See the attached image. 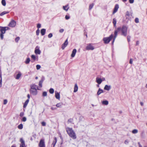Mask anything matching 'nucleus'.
<instances>
[{
  "label": "nucleus",
  "mask_w": 147,
  "mask_h": 147,
  "mask_svg": "<svg viewBox=\"0 0 147 147\" xmlns=\"http://www.w3.org/2000/svg\"><path fill=\"white\" fill-rule=\"evenodd\" d=\"M30 61V58H28L26 59V61L25 62V63L26 64H28L29 63Z\"/></svg>",
  "instance_id": "30"
},
{
  "label": "nucleus",
  "mask_w": 147,
  "mask_h": 147,
  "mask_svg": "<svg viewBox=\"0 0 147 147\" xmlns=\"http://www.w3.org/2000/svg\"><path fill=\"white\" fill-rule=\"evenodd\" d=\"M1 3L3 6H5L6 4L5 0H2L1 1Z\"/></svg>",
  "instance_id": "31"
},
{
  "label": "nucleus",
  "mask_w": 147,
  "mask_h": 147,
  "mask_svg": "<svg viewBox=\"0 0 147 147\" xmlns=\"http://www.w3.org/2000/svg\"><path fill=\"white\" fill-rule=\"evenodd\" d=\"M134 0H129V1L130 3H132L134 2Z\"/></svg>",
  "instance_id": "55"
},
{
  "label": "nucleus",
  "mask_w": 147,
  "mask_h": 147,
  "mask_svg": "<svg viewBox=\"0 0 147 147\" xmlns=\"http://www.w3.org/2000/svg\"><path fill=\"white\" fill-rule=\"evenodd\" d=\"M57 142V138L56 137L54 138V140H53L52 145H53V147H55V146L56 144V143Z\"/></svg>",
  "instance_id": "22"
},
{
  "label": "nucleus",
  "mask_w": 147,
  "mask_h": 147,
  "mask_svg": "<svg viewBox=\"0 0 147 147\" xmlns=\"http://www.w3.org/2000/svg\"><path fill=\"white\" fill-rule=\"evenodd\" d=\"M0 31L1 33L4 34L5 33L6 30L4 27H1Z\"/></svg>",
  "instance_id": "17"
},
{
  "label": "nucleus",
  "mask_w": 147,
  "mask_h": 147,
  "mask_svg": "<svg viewBox=\"0 0 147 147\" xmlns=\"http://www.w3.org/2000/svg\"><path fill=\"white\" fill-rule=\"evenodd\" d=\"M101 80H102V81H105V78H102L101 79Z\"/></svg>",
  "instance_id": "58"
},
{
  "label": "nucleus",
  "mask_w": 147,
  "mask_h": 147,
  "mask_svg": "<svg viewBox=\"0 0 147 147\" xmlns=\"http://www.w3.org/2000/svg\"><path fill=\"white\" fill-rule=\"evenodd\" d=\"M29 99H28L26 100L23 106L24 108H26V107L29 102Z\"/></svg>",
  "instance_id": "24"
},
{
  "label": "nucleus",
  "mask_w": 147,
  "mask_h": 147,
  "mask_svg": "<svg viewBox=\"0 0 147 147\" xmlns=\"http://www.w3.org/2000/svg\"><path fill=\"white\" fill-rule=\"evenodd\" d=\"M94 4L93 3L90 5L89 6V10H91Z\"/></svg>",
  "instance_id": "36"
},
{
  "label": "nucleus",
  "mask_w": 147,
  "mask_h": 147,
  "mask_svg": "<svg viewBox=\"0 0 147 147\" xmlns=\"http://www.w3.org/2000/svg\"><path fill=\"white\" fill-rule=\"evenodd\" d=\"M68 43L67 39H66L65 42L62 44L61 48L63 50L67 46Z\"/></svg>",
  "instance_id": "11"
},
{
  "label": "nucleus",
  "mask_w": 147,
  "mask_h": 147,
  "mask_svg": "<svg viewBox=\"0 0 147 147\" xmlns=\"http://www.w3.org/2000/svg\"><path fill=\"white\" fill-rule=\"evenodd\" d=\"M49 92L51 94H53L54 92V90L53 88H51L50 89Z\"/></svg>",
  "instance_id": "33"
},
{
  "label": "nucleus",
  "mask_w": 147,
  "mask_h": 147,
  "mask_svg": "<svg viewBox=\"0 0 147 147\" xmlns=\"http://www.w3.org/2000/svg\"><path fill=\"white\" fill-rule=\"evenodd\" d=\"M53 36V35L52 33H50L48 35V37L49 38H51Z\"/></svg>",
  "instance_id": "49"
},
{
  "label": "nucleus",
  "mask_w": 147,
  "mask_h": 147,
  "mask_svg": "<svg viewBox=\"0 0 147 147\" xmlns=\"http://www.w3.org/2000/svg\"><path fill=\"white\" fill-rule=\"evenodd\" d=\"M135 21L136 23H138L139 22V19L138 18H136L135 20Z\"/></svg>",
  "instance_id": "39"
},
{
  "label": "nucleus",
  "mask_w": 147,
  "mask_h": 147,
  "mask_svg": "<svg viewBox=\"0 0 147 147\" xmlns=\"http://www.w3.org/2000/svg\"><path fill=\"white\" fill-rule=\"evenodd\" d=\"M55 92L56 98L58 100H59L60 98V93L56 91H55Z\"/></svg>",
  "instance_id": "16"
},
{
  "label": "nucleus",
  "mask_w": 147,
  "mask_h": 147,
  "mask_svg": "<svg viewBox=\"0 0 147 147\" xmlns=\"http://www.w3.org/2000/svg\"><path fill=\"white\" fill-rule=\"evenodd\" d=\"M24 115V113L23 112H21L20 114V116L21 117H22V116H23Z\"/></svg>",
  "instance_id": "54"
},
{
  "label": "nucleus",
  "mask_w": 147,
  "mask_h": 147,
  "mask_svg": "<svg viewBox=\"0 0 147 147\" xmlns=\"http://www.w3.org/2000/svg\"><path fill=\"white\" fill-rule=\"evenodd\" d=\"M65 129L67 134L70 137L73 139H76V134L72 128L67 127H66Z\"/></svg>",
  "instance_id": "2"
},
{
  "label": "nucleus",
  "mask_w": 147,
  "mask_h": 147,
  "mask_svg": "<svg viewBox=\"0 0 147 147\" xmlns=\"http://www.w3.org/2000/svg\"><path fill=\"white\" fill-rule=\"evenodd\" d=\"M69 8V7L68 5L65 6H63V9L66 11H67Z\"/></svg>",
  "instance_id": "21"
},
{
  "label": "nucleus",
  "mask_w": 147,
  "mask_h": 147,
  "mask_svg": "<svg viewBox=\"0 0 147 147\" xmlns=\"http://www.w3.org/2000/svg\"><path fill=\"white\" fill-rule=\"evenodd\" d=\"M4 27L6 30H8L9 29V28L8 27Z\"/></svg>",
  "instance_id": "59"
},
{
  "label": "nucleus",
  "mask_w": 147,
  "mask_h": 147,
  "mask_svg": "<svg viewBox=\"0 0 147 147\" xmlns=\"http://www.w3.org/2000/svg\"><path fill=\"white\" fill-rule=\"evenodd\" d=\"M62 105H63V103L61 102H60V103L57 104L56 105V106L57 107L61 108L62 107Z\"/></svg>",
  "instance_id": "25"
},
{
  "label": "nucleus",
  "mask_w": 147,
  "mask_h": 147,
  "mask_svg": "<svg viewBox=\"0 0 147 147\" xmlns=\"http://www.w3.org/2000/svg\"><path fill=\"white\" fill-rule=\"evenodd\" d=\"M129 63L131 64H132L133 63V60L132 59H130L129 61Z\"/></svg>",
  "instance_id": "56"
},
{
  "label": "nucleus",
  "mask_w": 147,
  "mask_h": 147,
  "mask_svg": "<svg viewBox=\"0 0 147 147\" xmlns=\"http://www.w3.org/2000/svg\"><path fill=\"white\" fill-rule=\"evenodd\" d=\"M26 117H23L22 119V121H23L25 122L26 121Z\"/></svg>",
  "instance_id": "44"
},
{
  "label": "nucleus",
  "mask_w": 147,
  "mask_h": 147,
  "mask_svg": "<svg viewBox=\"0 0 147 147\" xmlns=\"http://www.w3.org/2000/svg\"><path fill=\"white\" fill-rule=\"evenodd\" d=\"M9 11H4L2 13H1L0 14V16H2L5 14H7L9 13Z\"/></svg>",
  "instance_id": "29"
},
{
  "label": "nucleus",
  "mask_w": 147,
  "mask_h": 147,
  "mask_svg": "<svg viewBox=\"0 0 147 147\" xmlns=\"http://www.w3.org/2000/svg\"><path fill=\"white\" fill-rule=\"evenodd\" d=\"M73 121V119H69L68 120V123H72Z\"/></svg>",
  "instance_id": "37"
},
{
  "label": "nucleus",
  "mask_w": 147,
  "mask_h": 147,
  "mask_svg": "<svg viewBox=\"0 0 147 147\" xmlns=\"http://www.w3.org/2000/svg\"><path fill=\"white\" fill-rule=\"evenodd\" d=\"M113 37V36L112 34L109 37L104 38L103 39V40L105 43L108 44Z\"/></svg>",
  "instance_id": "3"
},
{
  "label": "nucleus",
  "mask_w": 147,
  "mask_h": 147,
  "mask_svg": "<svg viewBox=\"0 0 147 147\" xmlns=\"http://www.w3.org/2000/svg\"><path fill=\"white\" fill-rule=\"evenodd\" d=\"M129 142V141L128 140H126L124 142V143L126 144H127Z\"/></svg>",
  "instance_id": "48"
},
{
  "label": "nucleus",
  "mask_w": 147,
  "mask_h": 147,
  "mask_svg": "<svg viewBox=\"0 0 147 147\" xmlns=\"http://www.w3.org/2000/svg\"><path fill=\"white\" fill-rule=\"evenodd\" d=\"M70 18V17L67 15H66L65 16V18L66 20H68Z\"/></svg>",
  "instance_id": "53"
},
{
  "label": "nucleus",
  "mask_w": 147,
  "mask_h": 147,
  "mask_svg": "<svg viewBox=\"0 0 147 147\" xmlns=\"http://www.w3.org/2000/svg\"><path fill=\"white\" fill-rule=\"evenodd\" d=\"M39 147H45V140L44 139L40 140L39 144Z\"/></svg>",
  "instance_id": "5"
},
{
  "label": "nucleus",
  "mask_w": 147,
  "mask_h": 147,
  "mask_svg": "<svg viewBox=\"0 0 147 147\" xmlns=\"http://www.w3.org/2000/svg\"><path fill=\"white\" fill-rule=\"evenodd\" d=\"M41 67V66L40 65H36V69H37V70H38L39 69H40Z\"/></svg>",
  "instance_id": "43"
},
{
  "label": "nucleus",
  "mask_w": 147,
  "mask_h": 147,
  "mask_svg": "<svg viewBox=\"0 0 147 147\" xmlns=\"http://www.w3.org/2000/svg\"><path fill=\"white\" fill-rule=\"evenodd\" d=\"M140 104L142 106H143L144 105V103H143V102H140Z\"/></svg>",
  "instance_id": "61"
},
{
  "label": "nucleus",
  "mask_w": 147,
  "mask_h": 147,
  "mask_svg": "<svg viewBox=\"0 0 147 147\" xmlns=\"http://www.w3.org/2000/svg\"><path fill=\"white\" fill-rule=\"evenodd\" d=\"M119 8V5L118 4H116L115 6L114 10L113 13V14H114L118 10V9Z\"/></svg>",
  "instance_id": "12"
},
{
  "label": "nucleus",
  "mask_w": 147,
  "mask_h": 147,
  "mask_svg": "<svg viewBox=\"0 0 147 147\" xmlns=\"http://www.w3.org/2000/svg\"><path fill=\"white\" fill-rule=\"evenodd\" d=\"M2 77L1 74L0 75V87H1V86H2Z\"/></svg>",
  "instance_id": "34"
},
{
  "label": "nucleus",
  "mask_w": 147,
  "mask_h": 147,
  "mask_svg": "<svg viewBox=\"0 0 147 147\" xmlns=\"http://www.w3.org/2000/svg\"><path fill=\"white\" fill-rule=\"evenodd\" d=\"M127 28L125 26H123L122 28H118L115 31L114 36L113 37V40L112 42L113 44L115 40L117 37V33L121 30V34L124 36H126L127 35Z\"/></svg>",
  "instance_id": "1"
},
{
  "label": "nucleus",
  "mask_w": 147,
  "mask_h": 147,
  "mask_svg": "<svg viewBox=\"0 0 147 147\" xmlns=\"http://www.w3.org/2000/svg\"><path fill=\"white\" fill-rule=\"evenodd\" d=\"M113 24L114 26L115 27L116 26L117 21H116V20L115 18H114L113 19Z\"/></svg>",
  "instance_id": "28"
},
{
  "label": "nucleus",
  "mask_w": 147,
  "mask_h": 147,
  "mask_svg": "<svg viewBox=\"0 0 147 147\" xmlns=\"http://www.w3.org/2000/svg\"><path fill=\"white\" fill-rule=\"evenodd\" d=\"M104 91L103 90L101 89L100 88H99L97 92V94L98 95H99L101 93H103Z\"/></svg>",
  "instance_id": "19"
},
{
  "label": "nucleus",
  "mask_w": 147,
  "mask_h": 147,
  "mask_svg": "<svg viewBox=\"0 0 147 147\" xmlns=\"http://www.w3.org/2000/svg\"><path fill=\"white\" fill-rule=\"evenodd\" d=\"M131 36H128L127 37V41L128 42H129L130 40Z\"/></svg>",
  "instance_id": "41"
},
{
  "label": "nucleus",
  "mask_w": 147,
  "mask_h": 147,
  "mask_svg": "<svg viewBox=\"0 0 147 147\" xmlns=\"http://www.w3.org/2000/svg\"><path fill=\"white\" fill-rule=\"evenodd\" d=\"M41 25L40 24H38L37 25V28L38 29L41 27Z\"/></svg>",
  "instance_id": "51"
},
{
  "label": "nucleus",
  "mask_w": 147,
  "mask_h": 147,
  "mask_svg": "<svg viewBox=\"0 0 147 147\" xmlns=\"http://www.w3.org/2000/svg\"><path fill=\"white\" fill-rule=\"evenodd\" d=\"M31 58L33 59L34 61L36 60V57L34 55H32L31 56Z\"/></svg>",
  "instance_id": "38"
},
{
  "label": "nucleus",
  "mask_w": 147,
  "mask_h": 147,
  "mask_svg": "<svg viewBox=\"0 0 147 147\" xmlns=\"http://www.w3.org/2000/svg\"><path fill=\"white\" fill-rule=\"evenodd\" d=\"M41 124L43 126H45L46 125V123L44 121L42 122Z\"/></svg>",
  "instance_id": "50"
},
{
  "label": "nucleus",
  "mask_w": 147,
  "mask_h": 147,
  "mask_svg": "<svg viewBox=\"0 0 147 147\" xmlns=\"http://www.w3.org/2000/svg\"><path fill=\"white\" fill-rule=\"evenodd\" d=\"M96 82L98 84H100L102 82L101 78H96Z\"/></svg>",
  "instance_id": "18"
},
{
  "label": "nucleus",
  "mask_w": 147,
  "mask_h": 147,
  "mask_svg": "<svg viewBox=\"0 0 147 147\" xmlns=\"http://www.w3.org/2000/svg\"><path fill=\"white\" fill-rule=\"evenodd\" d=\"M47 96V92H44L42 93V96Z\"/></svg>",
  "instance_id": "40"
},
{
  "label": "nucleus",
  "mask_w": 147,
  "mask_h": 147,
  "mask_svg": "<svg viewBox=\"0 0 147 147\" xmlns=\"http://www.w3.org/2000/svg\"><path fill=\"white\" fill-rule=\"evenodd\" d=\"M78 90V86H77V84H76L75 85L74 87V92H76Z\"/></svg>",
  "instance_id": "26"
},
{
  "label": "nucleus",
  "mask_w": 147,
  "mask_h": 147,
  "mask_svg": "<svg viewBox=\"0 0 147 147\" xmlns=\"http://www.w3.org/2000/svg\"><path fill=\"white\" fill-rule=\"evenodd\" d=\"M37 90L33 89H30V92L32 94L34 95H36L37 94Z\"/></svg>",
  "instance_id": "10"
},
{
  "label": "nucleus",
  "mask_w": 147,
  "mask_h": 147,
  "mask_svg": "<svg viewBox=\"0 0 147 147\" xmlns=\"http://www.w3.org/2000/svg\"><path fill=\"white\" fill-rule=\"evenodd\" d=\"M34 53L36 54L40 55L41 53V51L39 50V47L38 46H36L35 49Z\"/></svg>",
  "instance_id": "8"
},
{
  "label": "nucleus",
  "mask_w": 147,
  "mask_h": 147,
  "mask_svg": "<svg viewBox=\"0 0 147 147\" xmlns=\"http://www.w3.org/2000/svg\"><path fill=\"white\" fill-rule=\"evenodd\" d=\"M46 32V29H42L41 30L40 33L42 36L44 35Z\"/></svg>",
  "instance_id": "23"
},
{
  "label": "nucleus",
  "mask_w": 147,
  "mask_h": 147,
  "mask_svg": "<svg viewBox=\"0 0 147 147\" xmlns=\"http://www.w3.org/2000/svg\"><path fill=\"white\" fill-rule=\"evenodd\" d=\"M18 128L20 129H22L23 128V125L22 124H20L18 126Z\"/></svg>",
  "instance_id": "32"
},
{
  "label": "nucleus",
  "mask_w": 147,
  "mask_h": 147,
  "mask_svg": "<svg viewBox=\"0 0 147 147\" xmlns=\"http://www.w3.org/2000/svg\"><path fill=\"white\" fill-rule=\"evenodd\" d=\"M45 80V77H42L41 78V79L40 80L39 82V86L38 87L39 88H41L42 87V83Z\"/></svg>",
  "instance_id": "9"
},
{
  "label": "nucleus",
  "mask_w": 147,
  "mask_h": 147,
  "mask_svg": "<svg viewBox=\"0 0 147 147\" xmlns=\"http://www.w3.org/2000/svg\"><path fill=\"white\" fill-rule=\"evenodd\" d=\"M138 144L139 145V147H142V146L140 144V143L139 142L138 143Z\"/></svg>",
  "instance_id": "63"
},
{
  "label": "nucleus",
  "mask_w": 147,
  "mask_h": 147,
  "mask_svg": "<svg viewBox=\"0 0 147 147\" xmlns=\"http://www.w3.org/2000/svg\"><path fill=\"white\" fill-rule=\"evenodd\" d=\"M94 47L92 46V45L91 44H89L87 46L86 48V50H94Z\"/></svg>",
  "instance_id": "7"
},
{
  "label": "nucleus",
  "mask_w": 147,
  "mask_h": 147,
  "mask_svg": "<svg viewBox=\"0 0 147 147\" xmlns=\"http://www.w3.org/2000/svg\"><path fill=\"white\" fill-rule=\"evenodd\" d=\"M102 103L103 105H107L108 104L109 102L107 100H103L102 102Z\"/></svg>",
  "instance_id": "27"
},
{
  "label": "nucleus",
  "mask_w": 147,
  "mask_h": 147,
  "mask_svg": "<svg viewBox=\"0 0 147 147\" xmlns=\"http://www.w3.org/2000/svg\"><path fill=\"white\" fill-rule=\"evenodd\" d=\"M40 33V30L38 29L36 32V34L37 35H38Z\"/></svg>",
  "instance_id": "45"
},
{
  "label": "nucleus",
  "mask_w": 147,
  "mask_h": 147,
  "mask_svg": "<svg viewBox=\"0 0 147 147\" xmlns=\"http://www.w3.org/2000/svg\"><path fill=\"white\" fill-rule=\"evenodd\" d=\"M64 31V30L63 29H61L59 30V32L60 33H62Z\"/></svg>",
  "instance_id": "52"
},
{
  "label": "nucleus",
  "mask_w": 147,
  "mask_h": 147,
  "mask_svg": "<svg viewBox=\"0 0 147 147\" xmlns=\"http://www.w3.org/2000/svg\"><path fill=\"white\" fill-rule=\"evenodd\" d=\"M138 132V130L136 129H134L132 131V133L134 134H136Z\"/></svg>",
  "instance_id": "35"
},
{
  "label": "nucleus",
  "mask_w": 147,
  "mask_h": 147,
  "mask_svg": "<svg viewBox=\"0 0 147 147\" xmlns=\"http://www.w3.org/2000/svg\"><path fill=\"white\" fill-rule=\"evenodd\" d=\"M111 86H108L107 85H106L104 88V89L107 91H109L111 89Z\"/></svg>",
  "instance_id": "15"
},
{
  "label": "nucleus",
  "mask_w": 147,
  "mask_h": 147,
  "mask_svg": "<svg viewBox=\"0 0 147 147\" xmlns=\"http://www.w3.org/2000/svg\"><path fill=\"white\" fill-rule=\"evenodd\" d=\"M7 99H5L3 101V104L4 105H6L7 104Z\"/></svg>",
  "instance_id": "46"
},
{
  "label": "nucleus",
  "mask_w": 147,
  "mask_h": 147,
  "mask_svg": "<svg viewBox=\"0 0 147 147\" xmlns=\"http://www.w3.org/2000/svg\"><path fill=\"white\" fill-rule=\"evenodd\" d=\"M20 142H21V144L20 145V147H25L24 141L22 138H21L20 139Z\"/></svg>",
  "instance_id": "13"
},
{
  "label": "nucleus",
  "mask_w": 147,
  "mask_h": 147,
  "mask_svg": "<svg viewBox=\"0 0 147 147\" xmlns=\"http://www.w3.org/2000/svg\"><path fill=\"white\" fill-rule=\"evenodd\" d=\"M16 22L13 20H12L8 24V26L11 27H14L16 25Z\"/></svg>",
  "instance_id": "4"
},
{
  "label": "nucleus",
  "mask_w": 147,
  "mask_h": 147,
  "mask_svg": "<svg viewBox=\"0 0 147 147\" xmlns=\"http://www.w3.org/2000/svg\"><path fill=\"white\" fill-rule=\"evenodd\" d=\"M139 44V42L138 41H137L136 42V45H138Z\"/></svg>",
  "instance_id": "62"
},
{
  "label": "nucleus",
  "mask_w": 147,
  "mask_h": 147,
  "mask_svg": "<svg viewBox=\"0 0 147 147\" xmlns=\"http://www.w3.org/2000/svg\"><path fill=\"white\" fill-rule=\"evenodd\" d=\"M76 52V49H74L72 51V54L71 55V57H74L75 55Z\"/></svg>",
  "instance_id": "14"
},
{
  "label": "nucleus",
  "mask_w": 147,
  "mask_h": 147,
  "mask_svg": "<svg viewBox=\"0 0 147 147\" xmlns=\"http://www.w3.org/2000/svg\"><path fill=\"white\" fill-rule=\"evenodd\" d=\"M3 34L2 33H1L0 36V38L2 40L3 38Z\"/></svg>",
  "instance_id": "47"
},
{
  "label": "nucleus",
  "mask_w": 147,
  "mask_h": 147,
  "mask_svg": "<svg viewBox=\"0 0 147 147\" xmlns=\"http://www.w3.org/2000/svg\"><path fill=\"white\" fill-rule=\"evenodd\" d=\"M126 15L127 16H129V13L128 11H127L126 13Z\"/></svg>",
  "instance_id": "60"
},
{
  "label": "nucleus",
  "mask_w": 147,
  "mask_h": 147,
  "mask_svg": "<svg viewBox=\"0 0 147 147\" xmlns=\"http://www.w3.org/2000/svg\"><path fill=\"white\" fill-rule=\"evenodd\" d=\"M11 147H16V145L15 144H13L11 146Z\"/></svg>",
  "instance_id": "64"
},
{
  "label": "nucleus",
  "mask_w": 147,
  "mask_h": 147,
  "mask_svg": "<svg viewBox=\"0 0 147 147\" xmlns=\"http://www.w3.org/2000/svg\"><path fill=\"white\" fill-rule=\"evenodd\" d=\"M21 75L22 74L20 72H19L18 74H17L16 77H15V78L17 80L19 79L21 77Z\"/></svg>",
  "instance_id": "20"
},
{
  "label": "nucleus",
  "mask_w": 147,
  "mask_h": 147,
  "mask_svg": "<svg viewBox=\"0 0 147 147\" xmlns=\"http://www.w3.org/2000/svg\"><path fill=\"white\" fill-rule=\"evenodd\" d=\"M51 110H53L56 109H57V108L56 107H52L51 108Z\"/></svg>",
  "instance_id": "57"
},
{
  "label": "nucleus",
  "mask_w": 147,
  "mask_h": 147,
  "mask_svg": "<svg viewBox=\"0 0 147 147\" xmlns=\"http://www.w3.org/2000/svg\"><path fill=\"white\" fill-rule=\"evenodd\" d=\"M30 89H33L36 90H40V89L39 88L38 86L35 84H31L30 86Z\"/></svg>",
  "instance_id": "6"
},
{
  "label": "nucleus",
  "mask_w": 147,
  "mask_h": 147,
  "mask_svg": "<svg viewBox=\"0 0 147 147\" xmlns=\"http://www.w3.org/2000/svg\"><path fill=\"white\" fill-rule=\"evenodd\" d=\"M20 40V37H16L15 39V41L16 42H18Z\"/></svg>",
  "instance_id": "42"
}]
</instances>
